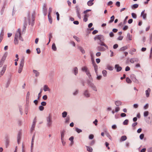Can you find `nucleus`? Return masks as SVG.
I'll return each instance as SVG.
<instances>
[{
  "mask_svg": "<svg viewBox=\"0 0 152 152\" xmlns=\"http://www.w3.org/2000/svg\"><path fill=\"white\" fill-rule=\"evenodd\" d=\"M94 0H90L87 3V5L89 6H91L92 5L94 4V3L93 2Z\"/></svg>",
  "mask_w": 152,
  "mask_h": 152,
  "instance_id": "23",
  "label": "nucleus"
},
{
  "mask_svg": "<svg viewBox=\"0 0 152 152\" xmlns=\"http://www.w3.org/2000/svg\"><path fill=\"white\" fill-rule=\"evenodd\" d=\"M21 134L20 132H19L18 133L17 136V142L18 144H19L20 141L21 140Z\"/></svg>",
  "mask_w": 152,
  "mask_h": 152,
  "instance_id": "14",
  "label": "nucleus"
},
{
  "mask_svg": "<svg viewBox=\"0 0 152 152\" xmlns=\"http://www.w3.org/2000/svg\"><path fill=\"white\" fill-rule=\"evenodd\" d=\"M43 88L44 90L45 91H49L50 90V88L47 85H44V86Z\"/></svg>",
  "mask_w": 152,
  "mask_h": 152,
  "instance_id": "24",
  "label": "nucleus"
},
{
  "mask_svg": "<svg viewBox=\"0 0 152 152\" xmlns=\"http://www.w3.org/2000/svg\"><path fill=\"white\" fill-rule=\"evenodd\" d=\"M126 81L128 83H131L132 82V80L128 77L126 78Z\"/></svg>",
  "mask_w": 152,
  "mask_h": 152,
  "instance_id": "39",
  "label": "nucleus"
},
{
  "mask_svg": "<svg viewBox=\"0 0 152 152\" xmlns=\"http://www.w3.org/2000/svg\"><path fill=\"white\" fill-rule=\"evenodd\" d=\"M94 40L98 39L99 40L100 42L104 41V36L102 35H98L94 38Z\"/></svg>",
  "mask_w": 152,
  "mask_h": 152,
  "instance_id": "4",
  "label": "nucleus"
},
{
  "mask_svg": "<svg viewBox=\"0 0 152 152\" xmlns=\"http://www.w3.org/2000/svg\"><path fill=\"white\" fill-rule=\"evenodd\" d=\"M28 103L27 104V103H26L25 107V113L26 115L27 114V113H28Z\"/></svg>",
  "mask_w": 152,
  "mask_h": 152,
  "instance_id": "31",
  "label": "nucleus"
},
{
  "mask_svg": "<svg viewBox=\"0 0 152 152\" xmlns=\"http://www.w3.org/2000/svg\"><path fill=\"white\" fill-rule=\"evenodd\" d=\"M24 63V58L23 57L21 58V61L20 64V66L18 70V73H21L23 67Z\"/></svg>",
  "mask_w": 152,
  "mask_h": 152,
  "instance_id": "2",
  "label": "nucleus"
},
{
  "mask_svg": "<svg viewBox=\"0 0 152 152\" xmlns=\"http://www.w3.org/2000/svg\"><path fill=\"white\" fill-rule=\"evenodd\" d=\"M75 130H76V131L78 133H80V132H82V130L80 129H79V128H75Z\"/></svg>",
  "mask_w": 152,
  "mask_h": 152,
  "instance_id": "50",
  "label": "nucleus"
},
{
  "mask_svg": "<svg viewBox=\"0 0 152 152\" xmlns=\"http://www.w3.org/2000/svg\"><path fill=\"white\" fill-rule=\"evenodd\" d=\"M87 83L88 86L91 87L93 90L97 91L96 88L93 83L88 80H87Z\"/></svg>",
  "mask_w": 152,
  "mask_h": 152,
  "instance_id": "3",
  "label": "nucleus"
},
{
  "mask_svg": "<svg viewBox=\"0 0 152 152\" xmlns=\"http://www.w3.org/2000/svg\"><path fill=\"white\" fill-rule=\"evenodd\" d=\"M77 48L83 54H84L85 53V51L84 50L83 48L81 46H77Z\"/></svg>",
  "mask_w": 152,
  "mask_h": 152,
  "instance_id": "15",
  "label": "nucleus"
},
{
  "mask_svg": "<svg viewBox=\"0 0 152 152\" xmlns=\"http://www.w3.org/2000/svg\"><path fill=\"white\" fill-rule=\"evenodd\" d=\"M115 68L116 69L117 72H119L121 71L122 68L121 66H119L118 64H115Z\"/></svg>",
  "mask_w": 152,
  "mask_h": 152,
  "instance_id": "11",
  "label": "nucleus"
},
{
  "mask_svg": "<svg viewBox=\"0 0 152 152\" xmlns=\"http://www.w3.org/2000/svg\"><path fill=\"white\" fill-rule=\"evenodd\" d=\"M70 120V118L69 116L68 115L67 116L65 120V123H67L69 122V121Z\"/></svg>",
  "mask_w": 152,
  "mask_h": 152,
  "instance_id": "45",
  "label": "nucleus"
},
{
  "mask_svg": "<svg viewBox=\"0 0 152 152\" xmlns=\"http://www.w3.org/2000/svg\"><path fill=\"white\" fill-rule=\"evenodd\" d=\"M67 115V113L66 111L62 113V116L63 118H65Z\"/></svg>",
  "mask_w": 152,
  "mask_h": 152,
  "instance_id": "42",
  "label": "nucleus"
},
{
  "mask_svg": "<svg viewBox=\"0 0 152 152\" xmlns=\"http://www.w3.org/2000/svg\"><path fill=\"white\" fill-rule=\"evenodd\" d=\"M130 77L132 80L133 82L137 84L139 83V81L136 79L135 76L134 75L132 74L131 75Z\"/></svg>",
  "mask_w": 152,
  "mask_h": 152,
  "instance_id": "6",
  "label": "nucleus"
},
{
  "mask_svg": "<svg viewBox=\"0 0 152 152\" xmlns=\"http://www.w3.org/2000/svg\"><path fill=\"white\" fill-rule=\"evenodd\" d=\"M151 89L148 88L147 90L145 91V93L146 96L148 97L149 96L150 93L151 92Z\"/></svg>",
  "mask_w": 152,
  "mask_h": 152,
  "instance_id": "20",
  "label": "nucleus"
},
{
  "mask_svg": "<svg viewBox=\"0 0 152 152\" xmlns=\"http://www.w3.org/2000/svg\"><path fill=\"white\" fill-rule=\"evenodd\" d=\"M97 50L100 51H104L105 50V48L101 46H98L96 48Z\"/></svg>",
  "mask_w": 152,
  "mask_h": 152,
  "instance_id": "13",
  "label": "nucleus"
},
{
  "mask_svg": "<svg viewBox=\"0 0 152 152\" xmlns=\"http://www.w3.org/2000/svg\"><path fill=\"white\" fill-rule=\"evenodd\" d=\"M139 61L138 58H133L130 59V62L132 63H134V62H137Z\"/></svg>",
  "mask_w": 152,
  "mask_h": 152,
  "instance_id": "17",
  "label": "nucleus"
},
{
  "mask_svg": "<svg viewBox=\"0 0 152 152\" xmlns=\"http://www.w3.org/2000/svg\"><path fill=\"white\" fill-rule=\"evenodd\" d=\"M21 34H20L19 35V39L21 41H23V38L21 36Z\"/></svg>",
  "mask_w": 152,
  "mask_h": 152,
  "instance_id": "61",
  "label": "nucleus"
},
{
  "mask_svg": "<svg viewBox=\"0 0 152 152\" xmlns=\"http://www.w3.org/2000/svg\"><path fill=\"white\" fill-rule=\"evenodd\" d=\"M127 139V137L126 136L124 135L122 136L121 138V141H125Z\"/></svg>",
  "mask_w": 152,
  "mask_h": 152,
  "instance_id": "35",
  "label": "nucleus"
},
{
  "mask_svg": "<svg viewBox=\"0 0 152 152\" xmlns=\"http://www.w3.org/2000/svg\"><path fill=\"white\" fill-rule=\"evenodd\" d=\"M43 12H45V16H46L47 14V8L46 7V6L45 5H44L43 6Z\"/></svg>",
  "mask_w": 152,
  "mask_h": 152,
  "instance_id": "33",
  "label": "nucleus"
},
{
  "mask_svg": "<svg viewBox=\"0 0 152 152\" xmlns=\"http://www.w3.org/2000/svg\"><path fill=\"white\" fill-rule=\"evenodd\" d=\"M25 21L23 24V28L22 29V32H24L26 30V28L27 26V24L26 20V18L25 17Z\"/></svg>",
  "mask_w": 152,
  "mask_h": 152,
  "instance_id": "7",
  "label": "nucleus"
},
{
  "mask_svg": "<svg viewBox=\"0 0 152 152\" xmlns=\"http://www.w3.org/2000/svg\"><path fill=\"white\" fill-rule=\"evenodd\" d=\"M33 72H34V73L35 74L36 77H37L38 76H39V73L38 71H37V70H33Z\"/></svg>",
  "mask_w": 152,
  "mask_h": 152,
  "instance_id": "26",
  "label": "nucleus"
},
{
  "mask_svg": "<svg viewBox=\"0 0 152 152\" xmlns=\"http://www.w3.org/2000/svg\"><path fill=\"white\" fill-rule=\"evenodd\" d=\"M39 108L40 111H42L44 110V107L43 106L40 105L39 107Z\"/></svg>",
  "mask_w": 152,
  "mask_h": 152,
  "instance_id": "54",
  "label": "nucleus"
},
{
  "mask_svg": "<svg viewBox=\"0 0 152 152\" xmlns=\"http://www.w3.org/2000/svg\"><path fill=\"white\" fill-rule=\"evenodd\" d=\"M19 111L21 115H22L23 112L22 111V109L21 106H19Z\"/></svg>",
  "mask_w": 152,
  "mask_h": 152,
  "instance_id": "56",
  "label": "nucleus"
},
{
  "mask_svg": "<svg viewBox=\"0 0 152 152\" xmlns=\"http://www.w3.org/2000/svg\"><path fill=\"white\" fill-rule=\"evenodd\" d=\"M42 92V90L41 89L40 92L39 93V94H38L37 99H39L40 98L41 96V94Z\"/></svg>",
  "mask_w": 152,
  "mask_h": 152,
  "instance_id": "52",
  "label": "nucleus"
},
{
  "mask_svg": "<svg viewBox=\"0 0 152 152\" xmlns=\"http://www.w3.org/2000/svg\"><path fill=\"white\" fill-rule=\"evenodd\" d=\"M74 137L73 136L71 137L69 139V140L71 142V144H73L74 143L73 141Z\"/></svg>",
  "mask_w": 152,
  "mask_h": 152,
  "instance_id": "40",
  "label": "nucleus"
},
{
  "mask_svg": "<svg viewBox=\"0 0 152 152\" xmlns=\"http://www.w3.org/2000/svg\"><path fill=\"white\" fill-rule=\"evenodd\" d=\"M75 9L77 16L80 19L81 18V16L80 15V9L78 7V6H76Z\"/></svg>",
  "mask_w": 152,
  "mask_h": 152,
  "instance_id": "5",
  "label": "nucleus"
},
{
  "mask_svg": "<svg viewBox=\"0 0 152 152\" xmlns=\"http://www.w3.org/2000/svg\"><path fill=\"white\" fill-rule=\"evenodd\" d=\"M149 112L148 111L144 112V116L145 117H146L148 115Z\"/></svg>",
  "mask_w": 152,
  "mask_h": 152,
  "instance_id": "51",
  "label": "nucleus"
},
{
  "mask_svg": "<svg viewBox=\"0 0 152 152\" xmlns=\"http://www.w3.org/2000/svg\"><path fill=\"white\" fill-rule=\"evenodd\" d=\"M6 139V142H5V145L6 148H7L9 145L10 142V141L9 139V137L7 136H6L5 137Z\"/></svg>",
  "mask_w": 152,
  "mask_h": 152,
  "instance_id": "9",
  "label": "nucleus"
},
{
  "mask_svg": "<svg viewBox=\"0 0 152 152\" xmlns=\"http://www.w3.org/2000/svg\"><path fill=\"white\" fill-rule=\"evenodd\" d=\"M96 74V75L97 76L96 77L97 79L98 80H100L102 78V76L101 75L98 76V75L97 74V73Z\"/></svg>",
  "mask_w": 152,
  "mask_h": 152,
  "instance_id": "60",
  "label": "nucleus"
},
{
  "mask_svg": "<svg viewBox=\"0 0 152 152\" xmlns=\"http://www.w3.org/2000/svg\"><path fill=\"white\" fill-rule=\"evenodd\" d=\"M52 49L54 51H55L56 50L57 48L55 44L54 43L53 44L52 47Z\"/></svg>",
  "mask_w": 152,
  "mask_h": 152,
  "instance_id": "36",
  "label": "nucleus"
},
{
  "mask_svg": "<svg viewBox=\"0 0 152 152\" xmlns=\"http://www.w3.org/2000/svg\"><path fill=\"white\" fill-rule=\"evenodd\" d=\"M127 37L129 40H132V36L130 35L129 33L127 34Z\"/></svg>",
  "mask_w": 152,
  "mask_h": 152,
  "instance_id": "48",
  "label": "nucleus"
},
{
  "mask_svg": "<svg viewBox=\"0 0 152 152\" xmlns=\"http://www.w3.org/2000/svg\"><path fill=\"white\" fill-rule=\"evenodd\" d=\"M95 140H93L90 143L89 145L91 146H93L95 144Z\"/></svg>",
  "mask_w": 152,
  "mask_h": 152,
  "instance_id": "46",
  "label": "nucleus"
},
{
  "mask_svg": "<svg viewBox=\"0 0 152 152\" xmlns=\"http://www.w3.org/2000/svg\"><path fill=\"white\" fill-rule=\"evenodd\" d=\"M7 56V54H4V56H2L1 61H1V62L4 63L5 59Z\"/></svg>",
  "mask_w": 152,
  "mask_h": 152,
  "instance_id": "21",
  "label": "nucleus"
},
{
  "mask_svg": "<svg viewBox=\"0 0 152 152\" xmlns=\"http://www.w3.org/2000/svg\"><path fill=\"white\" fill-rule=\"evenodd\" d=\"M83 95L86 98H88L90 96V94L88 90H86L84 91Z\"/></svg>",
  "mask_w": 152,
  "mask_h": 152,
  "instance_id": "12",
  "label": "nucleus"
},
{
  "mask_svg": "<svg viewBox=\"0 0 152 152\" xmlns=\"http://www.w3.org/2000/svg\"><path fill=\"white\" fill-rule=\"evenodd\" d=\"M31 15L30 12V11H28V15H27V18L28 20V23L29 25H30L31 24Z\"/></svg>",
  "mask_w": 152,
  "mask_h": 152,
  "instance_id": "16",
  "label": "nucleus"
},
{
  "mask_svg": "<svg viewBox=\"0 0 152 152\" xmlns=\"http://www.w3.org/2000/svg\"><path fill=\"white\" fill-rule=\"evenodd\" d=\"M132 17L134 19H136L137 18V15L136 14L134 13H132Z\"/></svg>",
  "mask_w": 152,
  "mask_h": 152,
  "instance_id": "53",
  "label": "nucleus"
},
{
  "mask_svg": "<svg viewBox=\"0 0 152 152\" xmlns=\"http://www.w3.org/2000/svg\"><path fill=\"white\" fill-rule=\"evenodd\" d=\"M98 44L99 45H100L101 46H104V47H105L107 49H108V46L106 45V44H105L104 43V41H102V42H98Z\"/></svg>",
  "mask_w": 152,
  "mask_h": 152,
  "instance_id": "19",
  "label": "nucleus"
},
{
  "mask_svg": "<svg viewBox=\"0 0 152 152\" xmlns=\"http://www.w3.org/2000/svg\"><path fill=\"white\" fill-rule=\"evenodd\" d=\"M102 74L104 77H106L107 75V71L106 70H103L102 71Z\"/></svg>",
  "mask_w": 152,
  "mask_h": 152,
  "instance_id": "41",
  "label": "nucleus"
},
{
  "mask_svg": "<svg viewBox=\"0 0 152 152\" xmlns=\"http://www.w3.org/2000/svg\"><path fill=\"white\" fill-rule=\"evenodd\" d=\"M48 18L49 22L50 24H51L52 22V19L51 16L50 15V13H48Z\"/></svg>",
  "mask_w": 152,
  "mask_h": 152,
  "instance_id": "25",
  "label": "nucleus"
},
{
  "mask_svg": "<svg viewBox=\"0 0 152 152\" xmlns=\"http://www.w3.org/2000/svg\"><path fill=\"white\" fill-rule=\"evenodd\" d=\"M30 95V93L29 91H28L27 94L26 100V103H27V102H28Z\"/></svg>",
  "mask_w": 152,
  "mask_h": 152,
  "instance_id": "27",
  "label": "nucleus"
},
{
  "mask_svg": "<svg viewBox=\"0 0 152 152\" xmlns=\"http://www.w3.org/2000/svg\"><path fill=\"white\" fill-rule=\"evenodd\" d=\"M127 48V47L126 46L121 47L120 49L121 51H124Z\"/></svg>",
  "mask_w": 152,
  "mask_h": 152,
  "instance_id": "43",
  "label": "nucleus"
},
{
  "mask_svg": "<svg viewBox=\"0 0 152 152\" xmlns=\"http://www.w3.org/2000/svg\"><path fill=\"white\" fill-rule=\"evenodd\" d=\"M94 70L96 73V74H97V70H98V66L97 65L95 66H94Z\"/></svg>",
  "mask_w": 152,
  "mask_h": 152,
  "instance_id": "58",
  "label": "nucleus"
},
{
  "mask_svg": "<svg viewBox=\"0 0 152 152\" xmlns=\"http://www.w3.org/2000/svg\"><path fill=\"white\" fill-rule=\"evenodd\" d=\"M138 7V4H134L132 6V9H135L137 8Z\"/></svg>",
  "mask_w": 152,
  "mask_h": 152,
  "instance_id": "30",
  "label": "nucleus"
},
{
  "mask_svg": "<svg viewBox=\"0 0 152 152\" xmlns=\"http://www.w3.org/2000/svg\"><path fill=\"white\" fill-rule=\"evenodd\" d=\"M18 38H16V37H15L14 39V43L15 45L18 44Z\"/></svg>",
  "mask_w": 152,
  "mask_h": 152,
  "instance_id": "38",
  "label": "nucleus"
},
{
  "mask_svg": "<svg viewBox=\"0 0 152 152\" xmlns=\"http://www.w3.org/2000/svg\"><path fill=\"white\" fill-rule=\"evenodd\" d=\"M81 70H82V71H85V72H86L87 71H88V68L86 66H84L82 68Z\"/></svg>",
  "mask_w": 152,
  "mask_h": 152,
  "instance_id": "34",
  "label": "nucleus"
},
{
  "mask_svg": "<svg viewBox=\"0 0 152 152\" xmlns=\"http://www.w3.org/2000/svg\"><path fill=\"white\" fill-rule=\"evenodd\" d=\"M94 136L93 134H90L89 136V138L90 139L92 140L94 138Z\"/></svg>",
  "mask_w": 152,
  "mask_h": 152,
  "instance_id": "59",
  "label": "nucleus"
},
{
  "mask_svg": "<svg viewBox=\"0 0 152 152\" xmlns=\"http://www.w3.org/2000/svg\"><path fill=\"white\" fill-rule=\"evenodd\" d=\"M114 19H115V17L114 15H113L112 16L111 18H110V20L109 22H108V23H112V22H113L114 20Z\"/></svg>",
  "mask_w": 152,
  "mask_h": 152,
  "instance_id": "29",
  "label": "nucleus"
},
{
  "mask_svg": "<svg viewBox=\"0 0 152 152\" xmlns=\"http://www.w3.org/2000/svg\"><path fill=\"white\" fill-rule=\"evenodd\" d=\"M107 69L110 71L112 70L113 69V68L112 66H108L107 67Z\"/></svg>",
  "mask_w": 152,
  "mask_h": 152,
  "instance_id": "64",
  "label": "nucleus"
},
{
  "mask_svg": "<svg viewBox=\"0 0 152 152\" xmlns=\"http://www.w3.org/2000/svg\"><path fill=\"white\" fill-rule=\"evenodd\" d=\"M65 132V131L64 130H63L61 132V140H62V139L64 138V134Z\"/></svg>",
  "mask_w": 152,
  "mask_h": 152,
  "instance_id": "22",
  "label": "nucleus"
},
{
  "mask_svg": "<svg viewBox=\"0 0 152 152\" xmlns=\"http://www.w3.org/2000/svg\"><path fill=\"white\" fill-rule=\"evenodd\" d=\"M129 120L128 119H126L123 122V124L124 125H127L128 124Z\"/></svg>",
  "mask_w": 152,
  "mask_h": 152,
  "instance_id": "49",
  "label": "nucleus"
},
{
  "mask_svg": "<svg viewBox=\"0 0 152 152\" xmlns=\"http://www.w3.org/2000/svg\"><path fill=\"white\" fill-rule=\"evenodd\" d=\"M6 67L7 66L6 65H4L3 66L2 69L0 72V77H1L2 75H3L5 72L6 69Z\"/></svg>",
  "mask_w": 152,
  "mask_h": 152,
  "instance_id": "8",
  "label": "nucleus"
},
{
  "mask_svg": "<svg viewBox=\"0 0 152 152\" xmlns=\"http://www.w3.org/2000/svg\"><path fill=\"white\" fill-rule=\"evenodd\" d=\"M36 118H35L34 119L33 124L32 125L31 128V131H32L34 130L35 126V124H36Z\"/></svg>",
  "mask_w": 152,
  "mask_h": 152,
  "instance_id": "10",
  "label": "nucleus"
},
{
  "mask_svg": "<svg viewBox=\"0 0 152 152\" xmlns=\"http://www.w3.org/2000/svg\"><path fill=\"white\" fill-rule=\"evenodd\" d=\"M86 147L87 148V151H88L89 152H92L93 149L92 148L88 146H86Z\"/></svg>",
  "mask_w": 152,
  "mask_h": 152,
  "instance_id": "32",
  "label": "nucleus"
},
{
  "mask_svg": "<svg viewBox=\"0 0 152 152\" xmlns=\"http://www.w3.org/2000/svg\"><path fill=\"white\" fill-rule=\"evenodd\" d=\"M145 10H144L141 13V16L143 17V18L144 20H146V14L144 13Z\"/></svg>",
  "mask_w": 152,
  "mask_h": 152,
  "instance_id": "18",
  "label": "nucleus"
},
{
  "mask_svg": "<svg viewBox=\"0 0 152 152\" xmlns=\"http://www.w3.org/2000/svg\"><path fill=\"white\" fill-rule=\"evenodd\" d=\"M73 37L77 41V42H80V40L79 39V38H78L76 36H74Z\"/></svg>",
  "mask_w": 152,
  "mask_h": 152,
  "instance_id": "44",
  "label": "nucleus"
},
{
  "mask_svg": "<svg viewBox=\"0 0 152 152\" xmlns=\"http://www.w3.org/2000/svg\"><path fill=\"white\" fill-rule=\"evenodd\" d=\"M122 104V102L119 101H116L115 102V104L117 106H119L121 105Z\"/></svg>",
  "mask_w": 152,
  "mask_h": 152,
  "instance_id": "28",
  "label": "nucleus"
},
{
  "mask_svg": "<svg viewBox=\"0 0 152 152\" xmlns=\"http://www.w3.org/2000/svg\"><path fill=\"white\" fill-rule=\"evenodd\" d=\"M148 107V104H146L144 107V109L145 110L147 109Z\"/></svg>",
  "mask_w": 152,
  "mask_h": 152,
  "instance_id": "63",
  "label": "nucleus"
},
{
  "mask_svg": "<svg viewBox=\"0 0 152 152\" xmlns=\"http://www.w3.org/2000/svg\"><path fill=\"white\" fill-rule=\"evenodd\" d=\"M74 72L75 75H76L78 73V69L77 67L74 68Z\"/></svg>",
  "mask_w": 152,
  "mask_h": 152,
  "instance_id": "37",
  "label": "nucleus"
},
{
  "mask_svg": "<svg viewBox=\"0 0 152 152\" xmlns=\"http://www.w3.org/2000/svg\"><path fill=\"white\" fill-rule=\"evenodd\" d=\"M144 135L143 134H141L140 136V138L141 140H142L143 139Z\"/></svg>",
  "mask_w": 152,
  "mask_h": 152,
  "instance_id": "57",
  "label": "nucleus"
},
{
  "mask_svg": "<svg viewBox=\"0 0 152 152\" xmlns=\"http://www.w3.org/2000/svg\"><path fill=\"white\" fill-rule=\"evenodd\" d=\"M110 36V37H113L114 36V34L113 32H111L109 34Z\"/></svg>",
  "mask_w": 152,
  "mask_h": 152,
  "instance_id": "62",
  "label": "nucleus"
},
{
  "mask_svg": "<svg viewBox=\"0 0 152 152\" xmlns=\"http://www.w3.org/2000/svg\"><path fill=\"white\" fill-rule=\"evenodd\" d=\"M31 18H32V21L31 24V26H33L34 25V16L33 15V14H32V15Z\"/></svg>",
  "mask_w": 152,
  "mask_h": 152,
  "instance_id": "47",
  "label": "nucleus"
},
{
  "mask_svg": "<svg viewBox=\"0 0 152 152\" xmlns=\"http://www.w3.org/2000/svg\"><path fill=\"white\" fill-rule=\"evenodd\" d=\"M56 14L57 15V19L58 21L59 20V14L58 12L56 13Z\"/></svg>",
  "mask_w": 152,
  "mask_h": 152,
  "instance_id": "55",
  "label": "nucleus"
},
{
  "mask_svg": "<svg viewBox=\"0 0 152 152\" xmlns=\"http://www.w3.org/2000/svg\"><path fill=\"white\" fill-rule=\"evenodd\" d=\"M46 125L48 127L50 128L52 126L53 121L52 116L50 114H49L47 117H46Z\"/></svg>",
  "mask_w": 152,
  "mask_h": 152,
  "instance_id": "1",
  "label": "nucleus"
}]
</instances>
